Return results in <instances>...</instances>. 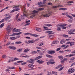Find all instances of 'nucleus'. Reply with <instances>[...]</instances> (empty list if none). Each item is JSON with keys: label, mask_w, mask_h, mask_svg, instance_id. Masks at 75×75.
I'll list each match as a JSON object with an SVG mask.
<instances>
[{"label": "nucleus", "mask_w": 75, "mask_h": 75, "mask_svg": "<svg viewBox=\"0 0 75 75\" xmlns=\"http://www.w3.org/2000/svg\"><path fill=\"white\" fill-rule=\"evenodd\" d=\"M61 49V48L59 47L57 48L56 50V51H59Z\"/></svg>", "instance_id": "e433bc0d"}, {"label": "nucleus", "mask_w": 75, "mask_h": 75, "mask_svg": "<svg viewBox=\"0 0 75 75\" xmlns=\"http://www.w3.org/2000/svg\"><path fill=\"white\" fill-rule=\"evenodd\" d=\"M28 42H29V43H30L31 44H33L35 42V41L34 40H31V41L29 40V41H28Z\"/></svg>", "instance_id": "2eb2a0df"}, {"label": "nucleus", "mask_w": 75, "mask_h": 75, "mask_svg": "<svg viewBox=\"0 0 75 75\" xmlns=\"http://www.w3.org/2000/svg\"><path fill=\"white\" fill-rule=\"evenodd\" d=\"M69 47V45H67L66 47H65L64 48L66 49L67 48H68V47Z\"/></svg>", "instance_id": "bf43d9fd"}, {"label": "nucleus", "mask_w": 75, "mask_h": 75, "mask_svg": "<svg viewBox=\"0 0 75 75\" xmlns=\"http://www.w3.org/2000/svg\"><path fill=\"white\" fill-rule=\"evenodd\" d=\"M14 11H16V10H15V9H14L12 10V11H11L10 13H12V12H14Z\"/></svg>", "instance_id": "4d7b16f0"}, {"label": "nucleus", "mask_w": 75, "mask_h": 75, "mask_svg": "<svg viewBox=\"0 0 75 75\" xmlns=\"http://www.w3.org/2000/svg\"><path fill=\"white\" fill-rule=\"evenodd\" d=\"M27 64L26 62H23L21 64V65H25V64Z\"/></svg>", "instance_id": "a18cd8bd"}, {"label": "nucleus", "mask_w": 75, "mask_h": 75, "mask_svg": "<svg viewBox=\"0 0 75 75\" xmlns=\"http://www.w3.org/2000/svg\"><path fill=\"white\" fill-rule=\"evenodd\" d=\"M4 17H9V15L8 16V14L4 15Z\"/></svg>", "instance_id": "37998d69"}, {"label": "nucleus", "mask_w": 75, "mask_h": 75, "mask_svg": "<svg viewBox=\"0 0 75 75\" xmlns=\"http://www.w3.org/2000/svg\"><path fill=\"white\" fill-rule=\"evenodd\" d=\"M44 10V8H40L38 9V11H41L42 10Z\"/></svg>", "instance_id": "393cba45"}, {"label": "nucleus", "mask_w": 75, "mask_h": 75, "mask_svg": "<svg viewBox=\"0 0 75 75\" xmlns=\"http://www.w3.org/2000/svg\"><path fill=\"white\" fill-rule=\"evenodd\" d=\"M8 48L11 50H15L16 49V47L13 46H9Z\"/></svg>", "instance_id": "6e6552de"}, {"label": "nucleus", "mask_w": 75, "mask_h": 75, "mask_svg": "<svg viewBox=\"0 0 75 75\" xmlns=\"http://www.w3.org/2000/svg\"><path fill=\"white\" fill-rule=\"evenodd\" d=\"M62 67V65H59L57 67H56L55 68L56 69H58V68H61V67Z\"/></svg>", "instance_id": "aec40b11"}, {"label": "nucleus", "mask_w": 75, "mask_h": 75, "mask_svg": "<svg viewBox=\"0 0 75 75\" xmlns=\"http://www.w3.org/2000/svg\"><path fill=\"white\" fill-rule=\"evenodd\" d=\"M59 6H55L52 7V8H57V7H59Z\"/></svg>", "instance_id": "b1692460"}, {"label": "nucleus", "mask_w": 75, "mask_h": 75, "mask_svg": "<svg viewBox=\"0 0 75 75\" xmlns=\"http://www.w3.org/2000/svg\"><path fill=\"white\" fill-rule=\"evenodd\" d=\"M25 35H31V36H32L33 37H37V36H38V35H35L34 34H32L31 33H25L24 34Z\"/></svg>", "instance_id": "f03ea898"}, {"label": "nucleus", "mask_w": 75, "mask_h": 75, "mask_svg": "<svg viewBox=\"0 0 75 75\" xmlns=\"http://www.w3.org/2000/svg\"><path fill=\"white\" fill-rule=\"evenodd\" d=\"M37 52L35 51H33L31 52V54H37Z\"/></svg>", "instance_id": "7c9ffc66"}, {"label": "nucleus", "mask_w": 75, "mask_h": 75, "mask_svg": "<svg viewBox=\"0 0 75 75\" xmlns=\"http://www.w3.org/2000/svg\"><path fill=\"white\" fill-rule=\"evenodd\" d=\"M47 5H52V3L49 2L47 4Z\"/></svg>", "instance_id": "864d4df0"}, {"label": "nucleus", "mask_w": 75, "mask_h": 75, "mask_svg": "<svg viewBox=\"0 0 75 75\" xmlns=\"http://www.w3.org/2000/svg\"><path fill=\"white\" fill-rule=\"evenodd\" d=\"M30 60L31 61V64H34V59H30Z\"/></svg>", "instance_id": "c85d7f7f"}, {"label": "nucleus", "mask_w": 75, "mask_h": 75, "mask_svg": "<svg viewBox=\"0 0 75 75\" xmlns=\"http://www.w3.org/2000/svg\"><path fill=\"white\" fill-rule=\"evenodd\" d=\"M19 59L18 58H15L13 60V61H16V60H18Z\"/></svg>", "instance_id": "58836bf2"}, {"label": "nucleus", "mask_w": 75, "mask_h": 75, "mask_svg": "<svg viewBox=\"0 0 75 75\" xmlns=\"http://www.w3.org/2000/svg\"><path fill=\"white\" fill-rule=\"evenodd\" d=\"M13 60L12 59H10L9 60V61H8V63H10V62H13Z\"/></svg>", "instance_id": "c9c22d12"}, {"label": "nucleus", "mask_w": 75, "mask_h": 75, "mask_svg": "<svg viewBox=\"0 0 75 75\" xmlns=\"http://www.w3.org/2000/svg\"><path fill=\"white\" fill-rule=\"evenodd\" d=\"M2 57L3 58H7V56L6 54H4L2 56Z\"/></svg>", "instance_id": "a878e982"}, {"label": "nucleus", "mask_w": 75, "mask_h": 75, "mask_svg": "<svg viewBox=\"0 0 75 75\" xmlns=\"http://www.w3.org/2000/svg\"><path fill=\"white\" fill-rule=\"evenodd\" d=\"M4 19H2V20L1 21H0V23H3V22H4Z\"/></svg>", "instance_id": "69168bd1"}, {"label": "nucleus", "mask_w": 75, "mask_h": 75, "mask_svg": "<svg viewBox=\"0 0 75 75\" xmlns=\"http://www.w3.org/2000/svg\"><path fill=\"white\" fill-rule=\"evenodd\" d=\"M37 62L39 63V64H42L43 62H44V61H42V60H39L37 61Z\"/></svg>", "instance_id": "9b49d317"}, {"label": "nucleus", "mask_w": 75, "mask_h": 75, "mask_svg": "<svg viewBox=\"0 0 75 75\" xmlns=\"http://www.w3.org/2000/svg\"><path fill=\"white\" fill-rule=\"evenodd\" d=\"M45 25L47 26V27H52V25L51 24H45Z\"/></svg>", "instance_id": "dca6fc26"}, {"label": "nucleus", "mask_w": 75, "mask_h": 75, "mask_svg": "<svg viewBox=\"0 0 75 75\" xmlns=\"http://www.w3.org/2000/svg\"><path fill=\"white\" fill-rule=\"evenodd\" d=\"M19 16V14H17L16 16V19H15L16 20H17V19L18 17V16Z\"/></svg>", "instance_id": "ea45409f"}, {"label": "nucleus", "mask_w": 75, "mask_h": 75, "mask_svg": "<svg viewBox=\"0 0 75 75\" xmlns=\"http://www.w3.org/2000/svg\"><path fill=\"white\" fill-rule=\"evenodd\" d=\"M43 28L45 30H51V29H48V27H44Z\"/></svg>", "instance_id": "5701e85b"}, {"label": "nucleus", "mask_w": 75, "mask_h": 75, "mask_svg": "<svg viewBox=\"0 0 75 75\" xmlns=\"http://www.w3.org/2000/svg\"><path fill=\"white\" fill-rule=\"evenodd\" d=\"M16 28H15L13 30V33H15V32H16Z\"/></svg>", "instance_id": "09e8293b"}, {"label": "nucleus", "mask_w": 75, "mask_h": 75, "mask_svg": "<svg viewBox=\"0 0 75 75\" xmlns=\"http://www.w3.org/2000/svg\"><path fill=\"white\" fill-rule=\"evenodd\" d=\"M49 61L50 62H54V60L53 59H50Z\"/></svg>", "instance_id": "8fccbe9b"}, {"label": "nucleus", "mask_w": 75, "mask_h": 75, "mask_svg": "<svg viewBox=\"0 0 75 75\" xmlns=\"http://www.w3.org/2000/svg\"><path fill=\"white\" fill-rule=\"evenodd\" d=\"M17 35H20V34H22V32H19L18 33H16Z\"/></svg>", "instance_id": "603ef678"}, {"label": "nucleus", "mask_w": 75, "mask_h": 75, "mask_svg": "<svg viewBox=\"0 0 75 75\" xmlns=\"http://www.w3.org/2000/svg\"><path fill=\"white\" fill-rule=\"evenodd\" d=\"M19 6H15L13 7V8H19Z\"/></svg>", "instance_id": "a19ab883"}, {"label": "nucleus", "mask_w": 75, "mask_h": 75, "mask_svg": "<svg viewBox=\"0 0 75 75\" xmlns=\"http://www.w3.org/2000/svg\"><path fill=\"white\" fill-rule=\"evenodd\" d=\"M30 20L27 21L25 22L26 23H30Z\"/></svg>", "instance_id": "774afa93"}, {"label": "nucleus", "mask_w": 75, "mask_h": 75, "mask_svg": "<svg viewBox=\"0 0 75 75\" xmlns=\"http://www.w3.org/2000/svg\"><path fill=\"white\" fill-rule=\"evenodd\" d=\"M58 57L60 59H63L64 58H63V57L62 56H58Z\"/></svg>", "instance_id": "412c9836"}, {"label": "nucleus", "mask_w": 75, "mask_h": 75, "mask_svg": "<svg viewBox=\"0 0 75 75\" xmlns=\"http://www.w3.org/2000/svg\"><path fill=\"white\" fill-rule=\"evenodd\" d=\"M67 10V8H62V10L64 11L65 10Z\"/></svg>", "instance_id": "de8ad7c7"}, {"label": "nucleus", "mask_w": 75, "mask_h": 75, "mask_svg": "<svg viewBox=\"0 0 75 75\" xmlns=\"http://www.w3.org/2000/svg\"><path fill=\"white\" fill-rule=\"evenodd\" d=\"M16 32H20L21 31V30L18 29H16Z\"/></svg>", "instance_id": "c756f323"}, {"label": "nucleus", "mask_w": 75, "mask_h": 75, "mask_svg": "<svg viewBox=\"0 0 75 75\" xmlns=\"http://www.w3.org/2000/svg\"><path fill=\"white\" fill-rule=\"evenodd\" d=\"M75 71V69L73 68H71L68 71V74H72L74 73Z\"/></svg>", "instance_id": "7ed1b4c3"}, {"label": "nucleus", "mask_w": 75, "mask_h": 75, "mask_svg": "<svg viewBox=\"0 0 75 75\" xmlns=\"http://www.w3.org/2000/svg\"><path fill=\"white\" fill-rule=\"evenodd\" d=\"M63 36L64 37H66L67 38V37H68V35H63Z\"/></svg>", "instance_id": "49530a36"}, {"label": "nucleus", "mask_w": 75, "mask_h": 75, "mask_svg": "<svg viewBox=\"0 0 75 75\" xmlns=\"http://www.w3.org/2000/svg\"><path fill=\"white\" fill-rule=\"evenodd\" d=\"M67 17H68L69 18H70L71 19H72L73 18L71 16H70L68 14L67 15Z\"/></svg>", "instance_id": "6ab92c4d"}, {"label": "nucleus", "mask_w": 75, "mask_h": 75, "mask_svg": "<svg viewBox=\"0 0 75 75\" xmlns=\"http://www.w3.org/2000/svg\"><path fill=\"white\" fill-rule=\"evenodd\" d=\"M67 25L66 24H63L61 25H59V27L61 28V27H62V29L65 30L67 28L66 27H64L65 26H67Z\"/></svg>", "instance_id": "39448f33"}, {"label": "nucleus", "mask_w": 75, "mask_h": 75, "mask_svg": "<svg viewBox=\"0 0 75 75\" xmlns=\"http://www.w3.org/2000/svg\"><path fill=\"white\" fill-rule=\"evenodd\" d=\"M64 67H62L58 70V71H62V69H64Z\"/></svg>", "instance_id": "72a5a7b5"}, {"label": "nucleus", "mask_w": 75, "mask_h": 75, "mask_svg": "<svg viewBox=\"0 0 75 75\" xmlns=\"http://www.w3.org/2000/svg\"><path fill=\"white\" fill-rule=\"evenodd\" d=\"M75 31V29H72L71 30H70L68 33L69 34H75V33L73 32Z\"/></svg>", "instance_id": "20e7f679"}, {"label": "nucleus", "mask_w": 75, "mask_h": 75, "mask_svg": "<svg viewBox=\"0 0 75 75\" xmlns=\"http://www.w3.org/2000/svg\"><path fill=\"white\" fill-rule=\"evenodd\" d=\"M10 40H16L17 38V37H10Z\"/></svg>", "instance_id": "9d476101"}, {"label": "nucleus", "mask_w": 75, "mask_h": 75, "mask_svg": "<svg viewBox=\"0 0 75 75\" xmlns=\"http://www.w3.org/2000/svg\"><path fill=\"white\" fill-rule=\"evenodd\" d=\"M4 25V23H3L0 25V28H2V27Z\"/></svg>", "instance_id": "cd10ccee"}, {"label": "nucleus", "mask_w": 75, "mask_h": 75, "mask_svg": "<svg viewBox=\"0 0 75 75\" xmlns=\"http://www.w3.org/2000/svg\"><path fill=\"white\" fill-rule=\"evenodd\" d=\"M59 53H64V52L63 51H59Z\"/></svg>", "instance_id": "13d9d810"}, {"label": "nucleus", "mask_w": 75, "mask_h": 75, "mask_svg": "<svg viewBox=\"0 0 75 75\" xmlns=\"http://www.w3.org/2000/svg\"><path fill=\"white\" fill-rule=\"evenodd\" d=\"M60 43L61 44H64L65 42V41L64 40L62 39L60 41Z\"/></svg>", "instance_id": "bb28decb"}, {"label": "nucleus", "mask_w": 75, "mask_h": 75, "mask_svg": "<svg viewBox=\"0 0 75 75\" xmlns=\"http://www.w3.org/2000/svg\"><path fill=\"white\" fill-rule=\"evenodd\" d=\"M67 13H62V15H66V14H67Z\"/></svg>", "instance_id": "6e6d98bb"}, {"label": "nucleus", "mask_w": 75, "mask_h": 75, "mask_svg": "<svg viewBox=\"0 0 75 75\" xmlns=\"http://www.w3.org/2000/svg\"><path fill=\"white\" fill-rule=\"evenodd\" d=\"M67 3L69 4V3H74V1H69L67 2Z\"/></svg>", "instance_id": "c03bdc74"}, {"label": "nucleus", "mask_w": 75, "mask_h": 75, "mask_svg": "<svg viewBox=\"0 0 75 75\" xmlns=\"http://www.w3.org/2000/svg\"><path fill=\"white\" fill-rule=\"evenodd\" d=\"M30 51V49H26L24 50V52H28V51Z\"/></svg>", "instance_id": "4468645a"}, {"label": "nucleus", "mask_w": 75, "mask_h": 75, "mask_svg": "<svg viewBox=\"0 0 75 75\" xmlns=\"http://www.w3.org/2000/svg\"><path fill=\"white\" fill-rule=\"evenodd\" d=\"M57 28V31H61V29L60 28V27H59Z\"/></svg>", "instance_id": "2f4dec72"}, {"label": "nucleus", "mask_w": 75, "mask_h": 75, "mask_svg": "<svg viewBox=\"0 0 75 75\" xmlns=\"http://www.w3.org/2000/svg\"><path fill=\"white\" fill-rule=\"evenodd\" d=\"M23 50V49H18L17 50V51L18 52H21L22 51V50Z\"/></svg>", "instance_id": "4c0bfd02"}, {"label": "nucleus", "mask_w": 75, "mask_h": 75, "mask_svg": "<svg viewBox=\"0 0 75 75\" xmlns=\"http://www.w3.org/2000/svg\"><path fill=\"white\" fill-rule=\"evenodd\" d=\"M75 64V62L73 63V64H71V67H72V66H74Z\"/></svg>", "instance_id": "680f3d73"}, {"label": "nucleus", "mask_w": 75, "mask_h": 75, "mask_svg": "<svg viewBox=\"0 0 75 75\" xmlns=\"http://www.w3.org/2000/svg\"><path fill=\"white\" fill-rule=\"evenodd\" d=\"M11 28L10 27V26H8L7 28L6 29V30H7L8 31V30H9L8 32V34H9V33H10V32L11 31Z\"/></svg>", "instance_id": "423d86ee"}, {"label": "nucleus", "mask_w": 75, "mask_h": 75, "mask_svg": "<svg viewBox=\"0 0 75 75\" xmlns=\"http://www.w3.org/2000/svg\"><path fill=\"white\" fill-rule=\"evenodd\" d=\"M55 52V51L54 50L50 51L48 52V54H54Z\"/></svg>", "instance_id": "1a4fd4ad"}, {"label": "nucleus", "mask_w": 75, "mask_h": 75, "mask_svg": "<svg viewBox=\"0 0 75 75\" xmlns=\"http://www.w3.org/2000/svg\"><path fill=\"white\" fill-rule=\"evenodd\" d=\"M42 16L45 17H48L50 16V15L46 14V15H42Z\"/></svg>", "instance_id": "f3484780"}, {"label": "nucleus", "mask_w": 75, "mask_h": 75, "mask_svg": "<svg viewBox=\"0 0 75 75\" xmlns=\"http://www.w3.org/2000/svg\"><path fill=\"white\" fill-rule=\"evenodd\" d=\"M46 56L47 57H48V58H52L53 57L49 54H46Z\"/></svg>", "instance_id": "4be33fe9"}, {"label": "nucleus", "mask_w": 75, "mask_h": 75, "mask_svg": "<svg viewBox=\"0 0 75 75\" xmlns=\"http://www.w3.org/2000/svg\"><path fill=\"white\" fill-rule=\"evenodd\" d=\"M38 59H39V58H38V57H37L35 58V60H38Z\"/></svg>", "instance_id": "338daca9"}, {"label": "nucleus", "mask_w": 75, "mask_h": 75, "mask_svg": "<svg viewBox=\"0 0 75 75\" xmlns=\"http://www.w3.org/2000/svg\"><path fill=\"white\" fill-rule=\"evenodd\" d=\"M17 35V33H13L12 34L11 36H15V35Z\"/></svg>", "instance_id": "f704fd0d"}, {"label": "nucleus", "mask_w": 75, "mask_h": 75, "mask_svg": "<svg viewBox=\"0 0 75 75\" xmlns=\"http://www.w3.org/2000/svg\"><path fill=\"white\" fill-rule=\"evenodd\" d=\"M42 2H40L38 3V5L39 7H42L44 6V5H42Z\"/></svg>", "instance_id": "0eeeda50"}, {"label": "nucleus", "mask_w": 75, "mask_h": 75, "mask_svg": "<svg viewBox=\"0 0 75 75\" xmlns=\"http://www.w3.org/2000/svg\"><path fill=\"white\" fill-rule=\"evenodd\" d=\"M23 62V61H18L17 62V63H22Z\"/></svg>", "instance_id": "5fc2aeb1"}, {"label": "nucleus", "mask_w": 75, "mask_h": 75, "mask_svg": "<svg viewBox=\"0 0 75 75\" xmlns=\"http://www.w3.org/2000/svg\"><path fill=\"white\" fill-rule=\"evenodd\" d=\"M64 51H67V52H71V50H64Z\"/></svg>", "instance_id": "79ce46f5"}, {"label": "nucleus", "mask_w": 75, "mask_h": 75, "mask_svg": "<svg viewBox=\"0 0 75 75\" xmlns=\"http://www.w3.org/2000/svg\"><path fill=\"white\" fill-rule=\"evenodd\" d=\"M38 57L39 59H40V58H42V56H38Z\"/></svg>", "instance_id": "e2e57ef3"}, {"label": "nucleus", "mask_w": 75, "mask_h": 75, "mask_svg": "<svg viewBox=\"0 0 75 75\" xmlns=\"http://www.w3.org/2000/svg\"><path fill=\"white\" fill-rule=\"evenodd\" d=\"M75 59V57H72L70 59L71 60H74Z\"/></svg>", "instance_id": "052dcab7"}, {"label": "nucleus", "mask_w": 75, "mask_h": 75, "mask_svg": "<svg viewBox=\"0 0 75 75\" xmlns=\"http://www.w3.org/2000/svg\"><path fill=\"white\" fill-rule=\"evenodd\" d=\"M38 13V11H37L35 10L33 11L32 12L30 13V15H31L30 17V18H33L35 16V14Z\"/></svg>", "instance_id": "f257e3e1"}, {"label": "nucleus", "mask_w": 75, "mask_h": 75, "mask_svg": "<svg viewBox=\"0 0 75 75\" xmlns=\"http://www.w3.org/2000/svg\"><path fill=\"white\" fill-rule=\"evenodd\" d=\"M27 15L28 14H24L23 17H21V18L22 19H24V17H27Z\"/></svg>", "instance_id": "a211bd4d"}, {"label": "nucleus", "mask_w": 75, "mask_h": 75, "mask_svg": "<svg viewBox=\"0 0 75 75\" xmlns=\"http://www.w3.org/2000/svg\"><path fill=\"white\" fill-rule=\"evenodd\" d=\"M55 62H50V64H54Z\"/></svg>", "instance_id": "3c124183"}, {"label": "nucleus", "mask_w": 75, "mask_h": 75, "mask_svg": "<svg viewBox=\"0 0 75 75\" xmlns=\"http://www.w3.org/2000/svg\"><path fill=\"white\" fill-rule=\"evenodd\" d=\"M11 17H10V15H9V16L5 18L4 20L5 21H7L8 20H9V18H10Z\"/></svg>", "instance_id": "f8f14e48"}, {"label": "nucleus", "mask_w": 75, "mask_h": 75, "mask_svg": "<svg viewBox=\"0 0 75 75\" xmlns=\"http://www.w3.org/2000/svg\"><path fill=\"white\" fill-rule=\"evenodd\" d=\"M69 22V23H72V20H68Z\"/></svg>", "instance_id": "0e129e2a"}, {"label": "nucleus", "mask_w": 75, "mask_h": 75, "mask_svg": "<svg viewBox=\"0 0 75 75\" xmlns=\"http://www.w3.org/2000/svg\"><path fill=\"white\" fill-rule=\"evenodd\" d=\"M47 1V0H43V4H45V3H46V1Z\"/></svg>", "instance_id": "473e14b6"}, {"label": "nucleus", "mask_w": 75, "mask_h": 75, "mask_svg": "<svg viewBox=\"0 0 75 75\" xmlns=\"http://www.w3.org/2000/svg\"><path fill=\"white\" fill-rule=\"evenodd\" d=\"M46 33H49L48 35L49 34H54V33L52 32V31H48L45 32Z\"/></svg>", "instance_id": "ddd939ff"}]
</instances>
